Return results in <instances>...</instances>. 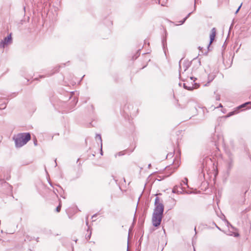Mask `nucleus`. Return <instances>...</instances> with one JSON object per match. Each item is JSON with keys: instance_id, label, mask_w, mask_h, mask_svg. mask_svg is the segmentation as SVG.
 Returning a JSON list of instances; mask_svg holds the SVG:
<instances>
[{"instance_id": "37998d69", "label": "nucleus", "mask_w": 251, "mask_h": 251, "mask_svg": "<svg viewBox=\"0 0 251 251\" xmlns=\"http://www.w3.org/2000/svg\"><path fill=\"white\" fill-rule=\"evenodd\" d=\"M226 222H227V223L228 224H229V223H228V221H226Z\"/></svg>"}, {"instance_id": "2eb2a0df", "label": "nucleus", "mask_w": 251, "mask_h": 251, "mask_svg": "<svg viewBox=\"0 0 251 251\" xmlns=\"http://www.w3.org/2000/svg\"><path fill=\"white\" fill-rule=\"evenodd\" d=\"M242 5V3L240 4V5L238 7V8L236 9V11L234 12V14L236 15L238 12L239 11L240 9H241V7Z\"/></svg>"}, {"instance_id": "c85d7f7f", "label": "nucleus", "mask_w": 251, "mask_h": 251, "mask_svg": "<svg viewBox=\"0 0 251 251\" xmlns=\"http://www.w3.org/2000/svg\"><path fill=\"white\" fill-rule=\"evenodd\" d=\"M53 192H54V193L55 194H56V192H58V190L56 189V190H54L53 191Z\"/></svg>"}, {"instance_id": "20e7f679", "label": "nucleus", "mask_w": 251, "mask_h": 251, "mask_svg": "<svg viewBox=\"0 0 251 251\" xmlns=\"http://www.w3.org/2000/svg\"><path fill=\"white\" fill-rule=\"evenodd\" d=\"M216 34V30L215 27H213L211 31V33L210 35V42L208 45V48H209L210 45L212 44V43L213 42V41L215 39V36Z\"/></svg>"}, {"instance_id": "72a5a7b5", "label": "nucleus", "mask_w": 251, "mask_h": 251, "mask_svg": "<svg viewBox=\"0 0 251 251\" xmlns=\"http://www.w3.org/2000/svg\"><path fill=\"white\" fill-rule=\"evenodd\" d=\"M151 164H149V165H148V168H151Z\"/></svg>"}, {"instance_id": "473e14b6", "label": "nucleus", "mask_w": 251, "mask_h": 251, "mask_svg": "<svg viewBox=\"0 0 251 251\" xmlns=\"http://www.w3.org/2000/svg\"><path fill=\"white\" fill-rule=\"evenodd\" d=\"M215 225H216V227H217L218 229H219V230H221V228H220L219 226H218L216 224H215Z\"/></svg>"}, {"instance_id": "f8f14e48", "label": "nucleus", "mask_w": 251, "mask_h": 251, "mask_svg": "<svg viewBox=\"0 0 251 251\" xmlns=\"http://www.w3.org/2000/svg\"><path fill=\"white\" fill-rule=\"evenodd\" d=\"M162 44L163 48H165V46L167 45L166 37L164 38L162 40Z\"/></svg>"}, {"instance_id": "f704fd0d", "label": "nucleus", "mask_w": 251, "mask_h": 251, "mask_svg": "<svg viewBox=\"0 0 251 251\" xmlns=\"http://www.w3.org/2000/svg\"><path fill=\"white\" fill-rule=\"evenodd\" d=\"M91 107H92V110H93V109H94V106H93V105H91Z\"/></svg>"}, {"instance_id": "1a4fd4ad", "label": "nucleus", "mask_w": 251, "mask_h": 251, "mask_svg": "<svg viewBox=\"0 0 251 251\" xmlns=\"http://www.w3.org/2000/svg\"><path fill=\"white\" fill-rule=\"evenodd\" d=\"M59 68H60V66H57L55 68H54V69H53L54 71L50 74L48 76L54 74L55 72H58Z\"/></svg>"}, {"instance_id": "79ce46f5", "label": "nucleus", "mask_w": 251, "mask_h": 251, "mask_svg": "<svg viewBox=\"0 0 251 251\" xmlns=\"http://www.w3.org/2000/svg\"><path fill=\"white\" fill-rule=\"evenodd\" d=\"M50 186H52V184L50 183Z\"/></svg>"}, {"instance_id": "a19ab883", "label": "nucleus", "mask_w": 251, "mask_h": 251, "mask_svg": "<svg viewBox=\"0 0 251 251\" xmlns=\"http://www.w3.org/2000/svg\"><path fill=\"white\" fill-rule=\"evenodd\" d=\"M77 240V239H76V240H75V242H76Z\"/></svg>"}, {"instance_id": "9d476101", "label": "nucleus", "mask_w": 251, "mask_h": 251, "mask_svg": "<svg viewBox=\"0 0 251 251\" xmlns=\"http://www.w3.org/2000/svg\"><path fill=\"white\" fill-rule=\"evenodd\" d=\"M207 161H209L210 162H212V161L211 160V159L210 158H208V157L205 158V159L203 160V162L202 163V165L203 166V167H204V163H205V162H207Z\"/></svg>"}, {"instance_id": "2f4dec72", "label": "nucleus", "mask_w": 251, "mask_h": 251, "mask_svg": "<svg viewBox=\"0 0 251 251\" xmlns=\"http://www.w3.org/2000/svg\"><path fill=\"white\" fill-rule=\"evenodd\" d=\"M191 13H192L191 12H189V13H188V14H187V15H186V16H190V15L191 14Z\"/></svg>"}, {"instance_id": "cd10ccee", "label": "nucleus", "mask_w": 251, "mask_h": 251, "mask_svg": "<svg viewBox=\"0 0 251 251\" xmlns=\"http://www.w3.org/2000/svg\"><path fill=\"white\" fill-rule=\"evenodd\" d=\"M173 193H176V187H174L172 191Z\"/></svg>"}, {"instance_id": "58836bf2", "label": "nucleus", "mask_w": 251, "mask_h": 251, "mask_svg": "<svg viewBox=\"0 0 251 251\" xmlns=\"http://www.w3.org/2000/svg\"><path fill=\"white\" fill-rule=\"evenodd\" d=\"M34 144H35V145H37L36 142H34Z\"/></svg>"}, {"instance_id": "f3484780", "label": "nucleus", "mask_w": 251, "mask_h": 251, "mask_svg": "<svg viewBox=\"0 0 251 251\" xmlns=\"http://www.w3.org/2000/svg\"><path fill=\"white\" fill-rule=\"evenodd\" d=\"M91 231H90V233L88 235H86L85 238L87 240H88L90 239L91 236Z\"/></svg>"}, {"instance_id": "e433bc0d", "label": "nucleus", "mask_w": 251, "mask_h": 251, "mask_svg": "<svg viewBox=\"0 0 251 251\" xmlns=\"http://www.w3.org/2000/svg\"><path fill=\"white\" fill-rule=\"evenodd\" d=\"M197 59V58H194L193 61L196 60Z\"/></svg>"}, {"instance_id": "6e6552de", "label": "nucleus", "mask_w": 251, "mask_h": 251, "mask_svg": "<svg viewBox=\"0 0 251 251\" xmlns=\"http://www.w3.org/2000/svg\"><path fill=\"white\" fill-rule=\"evenodd\" d=\"M167 1L168 0H158V3L160 4L161 6H165Z\"/></svg>"}, {"instance_id": "c9c22d12", "label": "nucleus", "mask_w": 251, "mask_h": 251, "mask_svg": "<svg viewBox=\"0 0 251 251\" xmlns=\"http://www.w3.org/2000/svg\"><path fill=\"white\" fill-rule=\"evenodd\" d=\"M198 62H199V65H201V61L199 60Z\"/></svg>"}, {"instance_id": "7ed1b4c3", "label": "nucleus", "mask_w": 251, "mask_h": 251, "mask_svg": "<svg viewBox=\"0 0 251 251\" xmlns=\"http://www.w3.org/2000/svg\"><path fill=\"white\" fill-rule=\"evenodd\" d=\"M12 34L10 33L7 36L4 38L0 42V48L4 49L5 47L10 45L12 43V38L11 36Z\"/></svg>"}, {"instance_id": "4468645a", "label": "nucleus", "mask_w": 251, "mask_h": 251, "mask_svg": "<svg viewBox=\"0 0 251 251\" xmlns=\"http://www.w3.org/2000/svg\"><path fill=\"white\" fill-rule=\"evenodd\" d=\"M183 87L188 90H192L193 89V87H188L186 85V83L183 84Z\"/></svg>"}, {"instance_id": "c756f323", "label": "nucleus", "mask_w": 251, "mask_h": 251, "mask_svg": "<svg viewBox=\"0 0 251 251\" xmlns=\"http://www.w3.org/2000/svg\"><path fill=\"white\" fill-rule=\"evenodd\" d=\"M223 107L222 104L221 103H220L219 105V106L218 107Z\"/></svg>"}, {"instance_id": "aec40b11", "label": "nucleus", "mask_w": 251, "mask_h": 251, "mask_svg": "<svg viewBox=\"0 0 251 251\" xmlns=\"http://www.w3.org/2000/svg\"><path fill=\"white\" fill-rule=\"evenodd\" d=\"M182 182L184 184L187 185L188 179L187 178H185V181H183Z\"/></svg>"}, {"instance_id": "bb28decb", "label": "nucleus", "mask_w": 251, "mask_h": 251, "mask_svg": "<svg viewBox=\"0 0 251 251\" xmlns=\"http://www.w3.org/2000/svg\"><path fill=\"white\" fill-rule=\"evenodd\" d=\"M86 225L88 226V218H86Z\"/></svg>"}, {"instance_id": "0eeeda50", "label": "nucleus", "mask_w": 251, "mask_h": 251, "mask_svg": "<svg viewBox=\"0 0 251 251\" xmlns=\"http://www.w3.org/2000/svg\"><path fill=\"white\" fill-rule=\"evenodd\" d=\"M188 17H185L182 20L179 21V22H178L177 23H175V22H173V23H174L175 25H182L185 22V21L186 20V19H187Z\"/></svg>"}, {"instance_id": "7c9ffc66", "label": "nucleus", "mask_w": 251, "mask_h": 251, "mask_svg": "<svg viewBox=\"0 0 251 251\" xmlns=\"http://www.w3.org/2000/svg\"><path fill=\"white\" fill-rule=\"evenodd\" d=\"M100 151H101L100 154L101 155H102V147H100Z\"/></svg>"}, {"instance_id": "5701e85b", "label": "nucleus", "mask_w": 251, "mask_h": 251, "mask_svg": "<svg viewBox=\"0 0 251 251\" xmlns=\"http://www.w3.org/2000/svg\"><path fill=\"white\" fill-rule=\"evenodd\" d=\"M182 60V58L179 62V67L180 69L181 68V61Z\"/></svg>"}, {"instance_id": "a211bd4d", "label": "nucleus", "mask_w": 251, "mask_h": 251, "mask_svg": "<svg viewBox=\"0 0 251 251\" xmlns=\"http://www.w3.org/2000/svg\"><path fill=\"white\" fill-rule=\"evenodd\" d=\"M216 100H220V95L219 94H217L216 96Z\"/></svg>"}, {"instance_id": "9b49d317", "label": "nucleus", "mask_w": 251, "mask_h": 251, "mask_svg": "<svg viewBox=\"0 0 251 251\" xmlns=\"http://www.w3.org/2000/svg\"><path fill=\"white\" fill-rule=\"evenodd\" d=\"M96 139H99L100 140V142L101 147L102 146V139H101V135L99 134H97L96 136Z\"/></svg>"}, {"instance_id": "f03ea898", "label": "nucleus", "mask_w": 251, "mask_h": 251, "mask_svg": "<svg viewBox=\"0 0 251 251\" xmlns=\"http://www.w3.org/2000/svg\"><path fill=\"white\" fill-rule=\"evenodd\" d=\"M16 148H20L26 144L31 139L30 134L27 133H21L15 135L13 137Z\"/></svg>"}, {"instance_id": "f257e3e1", "label": "nucleus", "mask_w": 251, "mask_h": 251, "mask_svg": "<svg viewBox=\"0 0 251 251\" xmlns=\"http://www.w3.org/2000/svg\"><path fill=\"white\" fill-rule=\"evenodd\" d=\"M154 206L151 220L152 225L155 227H157L161 224L164 209L163 204L159 202V198L158 197L155 199Z\"/></svg>"}, {"instance_id": "39448f33", "label": "nucleus", "mask_w": 251, "mask_h": 251, "mask_svg": "<svg viewBox=\"0 0 251 251\" xmlns=\"http://www.w3.org/2000/svg\"><path fill=\"white\" fill-rule=\"evenodd\" d=\"M233 166V158L231 155L229 156V158L227 161V170H230Z\"/></svg>"}, {"instance_id": "ea45409f", "label": "nucleus", "mask_w": 251, "mask_h": 251, "mask_svg": "<svg viewBox=\"0 0 251 251\" xmlns=\"http://www.w3.org/2000/svg\"><path fill=\"white\" fill-rule=\"evenodd\" d=\"M197 1V0H195V3H196Z\"/></svg>"}, {"instance_id": "412c9836", "label": "nucleus", "mask_w": 251, "mask_h": 251, "mask_svg": "<svg viewBox=\"0 0 251 251\" xmlns=\"http://www.w3.org/2000/svg\"><path fill=\"white\" fill-rule=\"evenodd\" d=\"M124 154V153L123 151H120L118 153V155L119 156H122V155H123Z\"/></svg>"}, {"instance_id": "b1692460", "label": "nucleus", "mask_w": 251, "mask_h": 251, "mask_svg": "<svg viewBox=\"0 0 251 251\" xmlns=\"http://www.w3.org/2000/svg\"><path fill=\"white\" fill-rule=\"evenodd\" d=\"M2 107L1 108L2 109H4L6 107V104L4 103V104H2Z\"/></svg>"}, {"instance_id": "dca6fc26", "label": "nucleus", "mask_w": 251, "mask_h": 251, "mask_svg": "<svg viewBox=\"0 0 251 251\" xmlns=\"http://www.w3.org/2000/svg\"><path fill=\"white\" fill-rule=\"evenodd\" d=\"M61 204L60 203L59 204V205L56 208V211L58 212L60 211L61 210Z\"/></svg>"}, {"instance_id": "423d86ee", "label": "nucleus", "mask_w": 251, "mask_h": 251, "mask_svg": "<svg viewBox=\"0 0 251 251\" xmlns=\"http://www.w3.org/2000/svg\"><path fill=\"white\" fill-rule=\"evenodd\" d=\"M191 62L188 60H185L182 64V67L184 69V71L185 72L191 66Z\"/></svg>"}, {"instance_id": "ddd939ff", "label": "nucleus", "mask_w": 251, "mask_h": 251, "mask_svg": "<svg viewBox=\"0 0 251 251\" xmlns=\"http://www.w3.org/2000/svg\"><path fill=\"white\" fill-rule=\"evenodd\" d=\"M248 104L251 105V102H246V103L241 105L240 106H239L238 107V108H242V107H245L247 105H248Z\"/></svg>"}, {"instance_id": "6ab92c4d", "label": "nucleus", "mask_w": 251, "mask_h": 251, "mask_svg": "<svg viewBox=\"0 0 251 251\" xmlns=\"http://www.w3.org/2000/svg\"><path fill=\"white\" fill-rule=\"evenodd\" d=\"M234 112H234V111H232V112H229V113L228 114V116H227V117H230V116H232V115H234Z\"/></svg>"}, {"instance_id": "a878e982", "label": "nucleus", "mask_w": 251, "mask_h": 251, "mask_svg": "<svg viewBox=\"0 0 251 251\" xmlns=\"http://www.w3.org/2000/svg\"><path fill=\"white\" fill-rule=\"evenodd\" d=\"M234 22V20H233L232 23L231 24V25H230V27L229 28L230 29H231V27L233 26Z\"/></svg>"}, {"instance_id": "393cba45", "label": "nucleus", "mask_w": 251, "mask_h": 251, "mask_svg": "<svg viewBox=\"0 0 251 251\" xmlns=\"http://www.w3.org/2000/svg\"><path fill=\"white\" fill-rule=\"evenodd\" d=\"M97 216V214H95L92 216V218H94L95 217H96Z\"/></svg>"}, {"instance_id": "4c0bfd02", "label": "nucleus", "mask_w": 251, "mask_h": 251, "mask_svg": "<svg viewBox=\"0 0 251 251\" xmlns=\"http://www.w3.org/2000/svg\"><path fill=\"white\" fill-rule=\"evenodd\" d=\"M55 166L57 165V163L56 162V160H55Z\"/></svg>"}, {"instance_id": "4be33fe9", "label": "nucleus", "mask_w": 251, "mask_h": 251, "mask_svg": "<svg viewBox=\"0 0 251 251\" xmlns=\"http://www.w3.org/2000/svg\"><path fill=\"white\" fill-rule=\"evenodd\" d=\"M73 100L74 101L75 105L77 102V100H76L75 98H74Z\"/></svg>"}]
</instances>
